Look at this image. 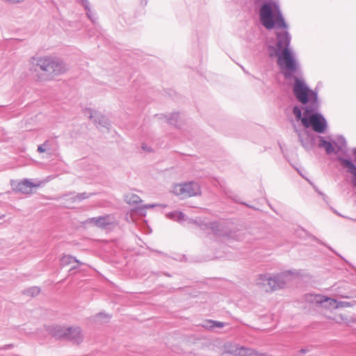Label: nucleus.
Wrapping results in <instances>:
<instances>
[{
	"instance_id": "f257e3e1",
	"label": "nucleus",
	"mask_w": 356,
	"mask_h": 356,
	"mask_svg": "<svg viewBox=\"0 0 356 356\" xmlns=\"http://www.w3.org/2000/svg\"><path fill=\"white\" fill-rule=\"evenodd\" d=\"M261 24L267 29L276 27L283 31H276L277 42L275 46H268V56L277 58V65L282 70L286 79L292 76L298 68V63L289 49L291 36L288 32V24L285 22L279 6L275 3H264L259 9Z\"/></svg>"
},
{
	"instance_id": "f03ea898",
	"label": "nucleus",
	"mask_w": 356,
	"mask_h": 356,
	"mask_svg": "<svg viewBox=\"0 0 356 356\" xmlns=\"http://www.w3.org/2000/svg\"><path fill=\"white\" fill-rule=\"evenodd\" d=\"M293 92L296 99L302 104V125L311 127L315 132L324 134L327 129V123L324 116L318 112L321 102L317 92L310 89L304 80L294 77Z\"/></svg>"
},
{
	"instance_id": "7ed1b4c3",
	"label": "nucleus",
	"mask_w": 356,
	"mask_h": 356,
	"mask_svg": "<svg viewBox=\"0 0 356 356\" xmlns=\"http://www.w3.org/2000/svg\"><path fill=\"white\" fill-rule=\"evenodd\" d=\"M293 275L291 270H286L275 275L270 273L259 274L254 280L256 285L266 291H276L282 289Z\"/></svg>"
},
{
	"instance_id": "20e7f679",
	"label": "nucleus",
	"mask_w": 356,
	"mask_h": 356,
	"mask_svg": "<svg viewBox=\"0 0 356 356\" xmlns=\"http://www.w3.org/2000/svg\"><path fill=\"white\" fill-rule=\"evenodd\" d=\"M190 222L199 225L202 230L210 231L208 234H213L217 238L222 242H228L231 240H241L242 237L238 231L232 230L225 223L218 222H199L197 220H189Z\"/></svg>"
},
{
	"instance_id": "39448f33",
	"label": "nucleus",
	"mask_w": 356,
	"mask_h": 356,
	"mask_svg": "<svg viewBox=\"0 0 356 356\" xmlns=\"http://www.w3.org/2000/svg\"><path fill=\"white\" fill-rule=\"evenodd\" d=\"M35 65L44 72L49 79L55 75L61 74L67 70L65 65L61 60L50 56L36 58Z\"/></svg>"
},
{
	"instance_id": "423d86ee",
	"label": "nucleus",
	"mask_w": 356,
	"mask_h": 356,
	"mask_svg": "<svg viewBox=\"0 0 356 356\" xmlns=\"http://www.w3.org/2000/svg\"><path fill=\"white\" fill-rule=\"evenodd\" d=\"M52 333L56 339H64L76 344L81 343L83 339L79 327L56 326L54 327Z\"/></svg>"
},
{
	"instance_id": "0eeeda50",
	"label": "nucleus",
	"mask_w": 356,
	"mask_h": 356,
	"mask_svg": "<svg viewBox=\"0 0 356 356\" xmlns=\"http://www.w3.org/2000/svg\"><path fill=\"white\" fill-rule=\"evenodd\" d=\"M172 192L175 195L184 199L201 194V188L198 183L189 181L175 184L173 186Z\"/></svg>"
},
{
	"instance_id": "6e6552de",
	"label": "nucleus",
	"mask_w": 356,
	"mask_h": 356,
	"mask_svg": "<svg viewBox=\"0 0 356 356\" xmlns=\"http://www.w3.org/2000/svg\"><path fill=\"white\" fill-rule=\"evenodd\" d=\"M58 149V143L55 138H49L38 147L39 153L47 152L49 155H53Z\"/></svg>"
},
{
	"instance_id": "1a4fd4ad",
	"label": "nucleus",
	"mask_w": 356,
	"mask_h": 356,
	"mask_svg": "<svg viewBox=\"0 0 356 356\" xmlns=\"http://www.w3.org/2000/svg\"><path fill=\"white\" fill-rule=\"evenodd\" d=\"M85 113L86 115H88L89 118L92 119L95 124H98L103 127H108L110 124L108 119L106 116L90 108L86 109Z\"/></svg>"
},
{
	"instance_id": "9d476101",
	"label": "nucleus",
	"mask_w": 356,
	"mask_h": 356,
	"mask_svg": "<svg viewBox=\"0 0 356 356\" xmlns=\"http://www.w3.org/2000/svg\"><path fill=\"white\" fill-rule=\"evenodd\" d=\"M87 222L94 223L96 226L104 228L108 225H110L113 222V217L111 215H106L97 218H89Z\"/></svg>"
},
{
	"instance_id": "9b49d317",
	"label": "nucleus",
	"mask_w": 356,
	"mask_h": 356,
	"mask_svg": "<svg viewBox=\"0 0 356 356\" xmlns=\"http://www.w3.org/2000/svg\"><path fill=\"white\" fill-rule=\"evenodd\" d=\"M313 297L312 300L315 301L316 303L323 304L325 303L326 307H329L330 308H339V305H338V301L334 298H328L321 295H315L311 296Z\"/></svg>"
},
{
	"instance_id": "f8f14e48",
	"label": "nucleus",
	"mask_w": 356,
	"mask_h": 356,
	"mask_svg": "<svg viewBox=\"0 0 356 356\" xmlns=\"http://www.w3.org/2000/svg\"><path fill=\"white\" fill-rule=\"evenodd\" d=\"M338 160L341 165L347 169V172L353 175V184L356 187V165L348 159L340 157Z\"/></svg>"
},
{
	"instance_id": "ddd939ff",
	"label": "nucleus",
	"mask_w": 356,
	"mask_h": 356,
	"mask_svg": "<svg viewBox=\"0 0 356 356\" xmlns=\"http://www.w3.org/2000/svg\"><path fill=\"white\" fill-rule=\"evenodd\" d=\"M38 186H40L39 184H33L30 180L25 179L21 182L18 183L15 189L17 191L22 193L28 194L31 192L32 188Z\"/></svg>"
},
{
	"instance_id": "4468645a",
	"label": "nucleus",
	"mask_w": 356,
	"mask_h": 356,
	"mask_svg": "<svg viewBox=\"0 0 356 356\" xmlns=\"http://www.w3.org/2000/svg\"><path fill=\"white\" fill-rule=\"evenodd\" d=\"M299 140L305 149H310L312 146V138L306 130L298 133Z\"/></svg>"
},
{
	"instance_id": "2eb2a0df",
	"label": "nucleus",
	"mask_w": 356,
	"mask_h": 356,
	"mask_svg": "<svg viewBox=\"0 0 356 356\" xmlns=\"http://www.w3.org/2000/svg\"><path fill=\"white\" fill-rule=\"evenodd\" d=\"M74 262L76 263L77 266H72L70 268V271H72V270L76 269L79 266H80L81 264V263L78 259H76L75 257H74L71 255H64L60 259V264L63 266L70 265Z\"/></svg>"
},
{
	"instance_id": "dca6fc26",
	"label": "nucleus",
	"mask_w": 356,
	"mask_h": 356,
	"mask_svg": "<svg viewBox=\"0 0 356 356\" xmlns=\"http://www.w3.org/2000/svg\"><path fill=\"white\" fill-rule=\"evenodd\" d=\"M318 147L320 148L325 149L327 154H330L334 152V148L333 147V145L331 142L327 141L325 139L323 136H318Z\"/></svg>"
},
{
	"instance_id": "f3484780",
	"label": "nucleus",
	"mask_w": 356,
	"mask_h": 356,
	"mask_svg": "<svg viewBox=\"0 0 356 356\" xmlns=\"http://www.w3.org/2000/svg\"><path fill=\"white\" fill-rule=\"evenodd\" d=\"M167 217L175 221H177L180 223L186 220L185 215L181 211H172L167 213Z\"/></svg>"
},
{
	"instance_id": "a211bd4d",
	"label": "nucleus",
	"mask_w": 356,
	"mask_h": 356,
	"mask_svg": "<svg viewBox=\"0 0 356 356\" xmlns=\"http://www.w3.org/2000/svg\"><path fill=\"white\" fill-rule=\"evenodd\" d=\"M125 201L130 205H136L140 203L142 200L138 195L134 193H128L125 195Z\"/></svg>"
},
{
	"instance_id": "6ab92c4d",
	"label": "nucleus",
	"mask_w": 356,
	"mask_h": 356,
	"mask_svg": "<svg viewBox=\"0 0 356 356\" xmlns=\"http://www.w3.org/2000/svg\"><path fill=\"white\" fill-rule=\"evenodd\" d=\"M203 326L208 329H213L215 327L222 328L225 326V323L220 321L209 320L204 323Z\"/></svg>"
},
{
	"instance_id": "aec40b11",
	"label": "nucleus",
	"mask_w": 356,
	"mask_h": 356,
	"mask_svg": "<svg viewBox=\"0 0 356 356\" xmlns=\"http://www.w3.org/2000/svg\"><path fill=\"white\" fill-rule=\"evenodd\" d=\"M82 6L84 7V8L86 10V14L88 17V18L95 23V18L92 16L90 9V3L88 0H81Z\"/></svg>"
},
{
	"instance_id": "412c9836",
	"label": "nucleus",
	"mask_w": 356,
	"mask_h": 356,
	"mask_svg": "<svg viewBox=\"0 0 356 356\" xmlns=\"http://www.w3.org/2000/svg\"><path fill=\"white\" fill-rule=\"evenodd\" d=\"M179 117V114L178 113H173L170 114V115L167 118V121L169 124L177 126L178 122V119Z\"/></svg>"
},
{
	"instance_id": "4be33fe9",
	"label": "nucleus",
	"mask_w": 356,
	"mask_h": 356,
	"mask_svg": "<svg viewBox=\"0 0 356 356\" xmlns=\"http://www.w3.org/2000/svg\"><path fill=\"white\" fill-rule=\"evenodd\" d=\"M109 318L110 317L108 315L101 312L95 316V321L96 322H99L100 323H104L108 322Z\"/></svg>"
},
{
	"instance_id": "5701e85b",
	"label": "nucleus",
	"mask_w": 356,
	"mask_h": 356,
	"mask_svg": "<svg viewBox=\"0 0 356 356\" xmlns=\"http://www.w3.org/2000/svg\"><path fill=\"white\" fill-rule=\"evenodd\" d=\"M40 291V289L39 287L33 286V287H31V288L26 289L24 291V293L28 296H35L39 294Z\"/></svg>"
},
{
	"instance_id": "b1692460",
	"label": "nucleus",
	"mask_w": 356,
	"mask_h": 356,
	"mask_svg": "<svg viewBox=\"0 0 356 356\" xmlns=\"http://www.w3.org/2000/svg\"><path fill=\"white\" fill-rule=\"evenodd\" d=\"M293 113L297 120H300L302 123L303 114L302 113L301 109L296 106L293 108Z\"/></svg>"
},
{
	"instance_id": "393cba45",
	"label": "nucleus",
	"mask_w": 356,
	"mask_h": 356,
	"mask_svg": "<svg viewBox=\"0 0 356 356\" xmlns=\"http://www.w3.org/2000/svg\"><path fill=\"white\" fill-rule=\"evenodd\" d=\"M90 197V195L88 194H87L86 193H79L77 194L74 197V200L76 201V200H78V201H81L83 200H85V199H87Z\"/></svg>"
},
{
	"instance_id": "a878e982",
	"label": "nucleus",
	"mask_w": 356,
	"mask_h": 356,
	"mask_svg": "<svg viewBox=\"0 0 356 356\" xmlns=\"http://www.w3.org/2000/svg\"><path fill=\"white\" fill-rule=\"evenodd\" d=\"M2 1L9 4H17L23 2L24 0H1Z\"/></svg>"
},
{
	"instance_id": "bb28decb",
	"label": "nucleus",
	"mask_w": 356,
	"mask_h": 356,
	"mask_svg": "<svg viewBox=\"0 0 356 356\" xmlns=\"http://www.w3.org/2000/svg\"><path fill=\"white\" fill-rule=\"evenodd\" d=\"M338 141L342 147H345L346 145V139L343 136H339L338 138Z\"/></svg>"
},
{
	"instance_id": "cd10ccee",
	"label": "nucleus",
	"mask_w": 356,
	"mask_h": 356,
	"mask_svg": "<svg viewBox=\"0 0 356 356\" xmlns=\"http://www.w3.org/2000/svg\"><path fill=\"white\" fill-rule=\"evenodd\" d=\"M156 206V205L154 204H145L142 207H140V208L138 207V209H151V208L155 207Z\"/></svg>"
},
{
	"instance_id": "c85d7f7f",
	"label": "nucleus",
	"mask_w": 356,
	"mask_h": 356,
	"mask_svg": "<svg viewBox=\"0 0 356 356\" xmlns=\"http://www.w3.org/2000/svg\"><path fill=\"white\" fill-rule=\"evenodd\" d=\"M13 346H14L13 344H7V345H5L4 346H3L1 349L6 350L13 348Z\"/></svg>"
},
{
	"instance_id": "c756f323",
	"label": "nucleus",
	"mask_w": 356,
	"mask_h": 356,
	"mask_svg": "<svg viewBox=\"0 0 356 356\" xmlns=\"http://www.w3.org/2000/svg\"><path fill=\"white\" fill-rule=\"evenodd\" d=\"M338 305H339V307H340L348 306V305H349V303H348L346 302L339 301V302H338Z\"/></svg>"
},
{
	"instance_id": "7c9ffc66",
	"label": "nucleus",
	"mask_w": 356,
	"mask_h": 356,
	"mask_svg": "<svg viewBox=\"0 0 356 356\" xmlns=\"http://www.w3.org/2000/svg\"><path fill=\"white\" fill-rule=\"evenodd\" d=\"M352 153L354 157V161L356 163V148L353 149Z\"/></svg>"
},
{
	"instance_id": "2f4dec72",
	"label": "nucleus",
	"mask_w": 356,
	"mask_h": 356,
	"mask_svg": "<svg viewBox=\"0 0 356 356\" xmlns=\"http://www.w3.org/2000/svg\"><path fill=\"white\" fill-rule=\"evenodd\" d=\"M142 148L144 149V150H147V151H150L149 149L147 148V147L146 146V145H142Z\"/></svg>"
},
{
	"instance_id": "473e14b6",
	"label": "nucleus",
	"mask_w": 356,
	"mask_h": 356,
	"mask_svg": "<svg viewBox=\"0 0 356 356\" xmlns=\"http://www.w3.org/2000/svg\"><path fill=\"white\" fill-rule=\"evenodd\" d=\"M300 353H307V350L306 349L302 348V349H301V350H300Z\"/></svg>"
},
{
	"instance_id": "72a5a7b5",
	"label": "nucleus",
	"mask_w": 356,
	"mask_h": 356,
	"mask_svg": "<svg viewBox=\"0 0 356 356\" xmlns=\"http://www.w3.org/2000/svg\"><path fill=\"white\" fill-rule=\"evenodd\" d=\"M140 1H141V3H143L144 5H146L147 3V0H140Z\"/></svg>"
},
{
	"instance_id": "f704fd0d",
	"label": "nucleus",
	"mask_w": 356,
	"mask_h": 356,
	"mask_svg": "<svg viewBox=\"0 0 356 356\" xmlns=\"http://www.w3.org/2000/svg\"><path fill=\"white\" fill-rule=\"evenodd\" d=\"M298 172H299L300 175H301L302 177L305 178V177L302 175V173L299 170H298Z\"/></svg>"
},
{
	"instance_id": "c9c22d12",
	"label": "nucleus",
	"mask_w": 356,
	"mask_h": 356,
	"mask_svg": "<svg viewBox=\"0 0 356 356\" xmlns=\"http://www.w3.org/2000/svg\"><path fill=\"white\" fill-rule=\"evenodd\" d=\"M351 220L356 222V219L350 218Z\"/></svg>"
}]
</instances>
